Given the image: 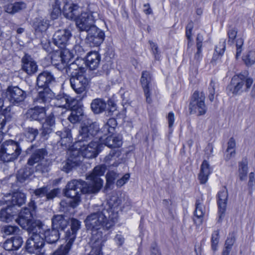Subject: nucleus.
<instances>
[{
  "instance_id": "nucleus-1",
  "label": "nucleus",
  "mask_w": 255,
  "mask_h": 255,
  "mask_svg": "<svg viewBox=\"0 0 255 255\" xmlns=\"http://www.w3.org/2000/svg\"><path fill=\"white\" fill-rule=\"evenodd\" d=\"M117 215L112 212L109 207L107 209L100 207L98 210L88 215L85 220L86 228L92 232L91 246L94 243L93 238L101 240V248L104 246L106 239L103 237L101 229L108 230L112 228L117 221Z\"/></svg>"
},
{
  "instance_id": "nucleus-2",
  "label": "nucleus",
  "mask_w": 255,
  "mask_h": 255,
  "mask_svg": "<svg viewBox=\"0 0 255 255\" xmlns=\"http://www.w3.org/2000/svg\"><path fill=\"white\" fill-rule=\"evenodd\" d=\"M40 233L38 232L31 235L27 240L26 249L30 253L40 252L44 245V240L48 244H54L58 241L60 238L58 230L54 229L44 230L40 224Z\"/></svg>"
},
{
  "instance_id": "nucleus-3",
  "label": "nucleus",
  "mask_w": 255,
  "mask_h": 255,
  "mask_svg": "<svg viewBox=\"0 0 255 255\" xmlns=\"http://www.w3.org/2000/svg\"><path fill=\"white\" fill-rule=\"evenodd\" d=\"M91 190L88 187V183L81 179L73 180L69 182L65 192V196L68 198L61 201V206L73 208L76 207L80 201L81 194H94L92 193Z\"/></svg>"
},
{
  "instance_id": "nucleus-4",
  "label": "nucleus",
  "mask_w": 255,
  "mask_h": 255,
  "mask_svg": "<svg viewBox=\"0 0 255 255\" xmlns=\"http://www.w3.org/2000/svg\"><path fill=\"white\" fill-rule=\"evenodd\" d=\"M28 207H25L21 210L19 214L18 218L15 220L17 224L23 229L27 230L31 235L38 232L40 233V224L34 222L33 221V213L36 207L34 201L31 200L28 205Z\"/></svg>"
},
{
  "instance_id": "nucleus-5",
  "label": "nucleus",
  "mask_w": 255,
  "mask_h": 255,
  "mask_svg": "<svg viewBox=\"0 0 255 255\" xmlns=\"http://www.w3.org/2000/svg\"><path fill=\"white\" fill-rule=\"evenodd\" d=\"M31 151V155L27 161V165L33 166L36 163H38L36 166V170L39 171L42 173L47 172L49 170V162H46L43 163V160L45 156L47 155L46 150L44 148H39L38 145L32 144L28 148Z\"/></svg>"
},
{
  "instance_id": "nucleus-6",
  "label": "nucleus",
  "mask_w": 255,
  "mask_h": 255,
  "mask_svg": "<svg viewBox=\"0 0 255 255\" xmlns=\"http://www.w3.org/2000/svg\"><path fill=\"white\" fill-rule=\"evenodd\" d=\"M70 82L73 90L79 95V100H82L87 97L89 80L84 73L81 72L73 73Z\"/></svg>"
},
{
  "instance_id": "nucleus-7",
  "label": "nucleus",
  "mask_w": 255,
  "mask_h": 255,
  "mask_svg": "<svg viewBox=\"0 0 255 255\" xmlns=\"http://www.w3.org/2000/svg\"><path fill=\"white\" fill-rule=\"evenodd\" d=\"M21 152L18 143L12 140L3 142L0 148V160L3 162L13 161L17 158Z\"/></svg>"
},
{
  "instance_id": "nucleus-8",
  "label": "nucleus",
  "mask_w": 255,
  "mask_h": 255,
  "mask_svg": "<svg viewBox=\"0 0 255 255\" xmlns=\"http://www.w3.org/2000/svg\"><path fill=\"white\" fill-rule=\"evenodd\" d=\"M253 83V79L247 78L244 74H239L232 78L227 89L233 95H237L244 91H248Z\"/></svg>"
},
{
  "instance_id": "nucleus-9",
  "label": "nucleus",
  "mask_w": 255,
  "mask_h": 255,
  "mask_svg": "<svg viewBox=\"0 0 255 255\" xmlns=\"http://www.w3.org/2000/svg\"><path fill=\"white\" fill-rule=\"evenodd\" d=\"M106 169L105 165L97 166L94 168L92 172L87 176L86 179L90 181L88 186L92 189V193L97 194L101 190L103 185V180L100 176L104 175Z\"/></svg>"
},
{
  "instance_id": "nucleus-10",
  "label": "nucleus",
  "mask_w": 255,
  "mask_h": 255,
  "mask_svg": "<svg viewBox=\"0 0 255 255\" xmlns=\"http://www.w3.org/2000/svg\"><path fill=\"white\" fill-rule=\"evenodd\" d=\"M205 96L203 92L195 91L189 104L190 114H197L198 116L205 115L207 110L205 104Z\"/></svg>"
},
{
  "instance_id": "nucleus-11",
  "label": "nucleus",
  "mask_w": 255,
  "mask_h": 255,
  "mask_svg": "<svg viewBox=\"0 0 255 255\" xmlns=\"http://www.w3.org/2000/svg\"><path fill=\"white\" fill-rule=\"evenodd\" d=\"M72 58V53L68 49L57 50L51 54V63L58 70L62 71L66 68Z\"/></svg>"
},
{
  "instance_id": "nucleus-12",
  "label": "nucleus",
  "mask_w": 255,
  "mask_h": 255,
  "mask_svg": "<svg viewBox=\"0 0 255 255\" xmlns=\"http://www.w3.org/2000/svg\"><path fill=\"white\" fill-rule=\"evenodd\" d=\"M99 129V127L96 123L84 124L79 131L77 140L75 144L76 147L78 148V144L92 139L97 134Z\"/></svg>"
},
{
  "instance_id": "nucleus-13",
  "label": "nucleus",
  "mask_w": 255,
  "mask_h": 255,
  "mask_svg": "<svg viewBox=\"0 0 255 255\" xmlns=\"http://www.w3.org/2000/svg\"><path fill=\"white\" fill-rule=\"evenodd\" d=\"M97 13L93 11L82 12L76 19V24L80 31L90 30L94 24Z\"/></svg>"
},
{
  "instance_id": "nucleus-14",
  "label": "nucleus",
  "mask_w": 255,
  "mask_h": 255,
  "mask_svg": "<svg viewBox=\"0 0 255 255\" xmlns=\"http://www.w3.org/2000/svg\"><path fill=\"white\" fill-rule=\"evenodd\" d=\"M78 150L75 151L79 152L80 154L85 158H92L96 157L100 151L101 145L98 142L91 141L88 144L81 142L77 144Z\"/></svg>"
},
{
  "instance_id": "nucleus-15",
  "label": "nucleus",
  "mask_w": 255,
  "mask_h": 255,
  "mask_svg": "<svg viewBox=\"0 0 255 255\" xmlns=\"http://www.w3.org/2000/svg\"><path fill=\"white\" fill-rule=\"evenodd\" d=\"M26 95V92L18 86H9L6 91V98L13 105L18 106L22 103Z\"/></svg>"
},
{
  "instance_id": "nucleus-16",
  "label": "nucleus",
  "mask_w": 255,
  "mask_h": 255,
  "mask_svg": "<svg viewBox=\"0 0 255 255\" xmlns=\"http://www.w3.org/2000/svg\"><path fill=\"white\" fill-rule=\"evenodd\" d=\"M86 42L91 47H98L104 41L105 37L104 32L97 27H92L87 32Z\"/></svg>"
},
{
  "instance_id": "nucleus-17",
  "label": "nucleus",
  "mask_w": 255,
  "mask_h": 255,
  "mask_svg": "<svg viewBox=\"0 0 255 255\" xmlns=\"http://www.w3.org/2000/svg\"><path fill=\"white\" fill-rule=\"evenodd\" d=\"M53 100L55 106L66 109L73 108L78 103V100L63 93L58 94Z\"/></svg>"
},
{
  "instance_id": "nucleus-18",
  "label": "nucleus",
  "mask_w": 255,
  "mask_h": 255,
  "mask_svg": "<svg viewBox=\"0 0 255 255\" xmlns=\"http://www.w3.org/2000/svg\"><path fill=\"white\" fill-rule=\"evenodd\" d=\"M71 36V33L69 30L66 29L58 30L53 36V43L61 49H64Z\"/></svg>"
},
{
  "instance_id": "nucleus-19",
  "label": "nucleus",
  "mask_w": 255,
  "mask_h": 255,
  "mask_svg": "<svg viewBox=\"0 0 255 255\" xmlns=\"http://www.w3.org/2000/svg\"><path fill=\"white\" fill-rule=\"evenodd\" d=\"M54 93L48 87L42 88L39 91L36 97L33 98V103L35 105H40L45 107L54 97Z\"/></svg>"
},
{
  "instance_id": "nucleus-20",
  "label": "nucleus",
  "mask_w": 255,
  "mask_h": 255,
  "mask_svg": "<svg viewBox=\"0 0 255 255\" xmlns=\"http://www.w3.org/2000/svg\"><path fill=\"white\" fill-rule=\"evenodd\" d=\"M21 69L28 75L31 76L38 70V65L33 58L28 54L25 53L21 60Z\"/></svg>"
},
{
  "instance_id": "nucleus-21",
  "label": "nucleus",
  "mask_w": 255,
  "mask_h": 255,
  "mask_svg": "<svg viewBox=\"0 0 255 255\" xmlns=\"http://www.w3.org/2000/svg\"><path fill=\"white\" fill-rule=\"evenodd\" d=\"M70 228L65 232L63 239L65 241L73 244L76 239L77 232L81 228V222L76 219L71 218L70 220Z\"/></svg>"
},
{
  "instance_id": "nucleus-22",
  "label": "nucleus",
  "mask_w": 255,
  "mask_h": 255,
  "mask_svg": "<svg viewBox=\"0 0 255 255\" xmlns=\"http://www.w3.org/2000/svg\"><path fill=\"white\" fill-rule=\"evenodd\" d=\"M46 109L45 107L35 105L33 108L29 109L26 113V118L31 121L41 122L45 118Z\"/></svg>"
},
{
  "instance_id": "nucleus-23",
  "label": "nucleus",
  "mask_w": 255,
  "mask_h": 255,
  "mask_svg": "<svg viewBox=\"0 0 255 255\" xmlns=\"http://www.w3.org/2000/svg\"><path fill=\"white\" fill-rule=\"evenodd\" d=\"M81 162V156L79 155V152L72 151L70 152V156L67 160L63 163L62 170L69 173L73 168L79 165Z\"/></svg>"
},
{
  "instance_id": "nucleus-24",
  "label": "nucleus",
  "mask_w": 255,
  "mask_h": 255,
  "mask_svg": "<svg viewBox=\"0 0 255 255\" xmlns=\"http://www.w3.org/2000/svg\"><path fill=\"white\" fill-rule=\"evenodd\" d=\"M151 80L152 76L149 72L144 71L142 72L140 83L144 91L146 102L148 104L152 102L150 92Z\"/></svg>"
},
{
  "instance_id": "nucleus-25",
  "label": "nucleus",
  "mask_w": 255,
  "mask_h": 255,
  "mask_svg": "<svg viewBox=\"0 0 255 255\" xmlns=\"http://www.w3.org/2000/svg\"><path fill=\"white\" fill-rule=\"evenodd\" d=\"M55 82V78L50 72L45 71L40 73L36 79V85L39 88H49Z\"/></svg>"
},
{
  "instance_id": "nucleus-26",
  "label": "nucleus",
  "mask_w": 255,
  "mask_h": 255,
  "mask_svg": "<svg viewBox=\"0 0 255 255\" xmlns=\"http://www.w3.org/2000/svg\"><path fill=\"white\" fill-rule=\"evenodd\" d=\"M45 122L42 125V136H45L50 133L55 127V117L53 113L45 116Z\"/></svg>"
},
{
  "instance_id": "nucleus-27",
  "label": "nucleus",
  "mask_w": 255,
  "mask_h": 255,
  "mask_svg": "<svg viewBox=\"0 0 255 255\" xmlns=\"http://www.w3.org/2000/svg\"><path fill=\"white\" fill-rule=\"evenodd\" d=\"M228 196V191L225 188L220 191L218 194L219 219H221L226 211Z\"/></svg>"
},
{
  "instance_id": "nucleus-28",
  "label": "nucleus",
  "mask_w": 255,
  "mask_h": 255,
  "mask_svg": "<svg viewBox=\"0 0 255 255\" xmlns=\"http://www.w3.org/2000/svg\"><path fill=\"white\" fill-rule=\"evenodd\" d=\"M205 213V209L202 204V199H197L195 204L194 218V222L197 225H200L202 223Z\"/></svg>"
},
{
  "instance_id": "nucleus-29",
  "label": "nucleus",
  "mask_w": 255,
  "mask_h": 255,
  "mask_svg": "<svg viewBox=\"0 0 255 255\" xmlns=\"http://www.w3.org/2000/svg\"><path fill=\"white\" fill-rule=\"evenodd\" d=\"M101 61V57L97 51L88 53L86 61V64L90 70H94L97 69Z\"/></svg>"
},
{
  "instance_id": "nucleus-30",
  "label": "nucleus",
  "mask_w": 255,
  "mask_h": 255,
  "mask_svg": "<svg viewBox=\"0 0 255 255\" xmlns=\"http://www.w3.org/2000/svg\"><path fill=\"white\" fill-rule=\"evenodd\" d=\"M68 221L65 217L62 215H54L52 218V229L62 231L67 226Z\"/></svg>"
},
{
  "instance_id": "nucleus-31",
  "label": "nucleus",
  "mask_w": 255,
  "mask_h": 255,
  "mask_svg": "<svg viewBox=\"0 0 255 255\" xmlns=\"http://www.w3.org/2000/svg\"><path fill=\"white\" fill-rule=\"evenodd\" d=\"M71 113L68 117L69 121L72 124H75L79 122L83 119L84 112L81 107L78 105L75 106L73 108H69Z\"/></svg>"
},
{
  "instance_id": "nucleus-32",
  "label": "nucleus",
  "mask_w": 255,
  "mask_h": 255,
  "mask_svg": "<svg viewBox=\"0 0 255 255\" xmlns=\"http://www.w3.org/2000/svg\"><path fill=\"white\" fill-rule=\"evenodd\" d=\"M3 201H0V206L3 204ZM13 207L8 205L6 208L1 209L0 212V221L8 222L12 220L16 212L12 211Z\"/></svg>"
},
{
  "instance_id": "nucleus-33",
  "label": "nucleus",
  "mask_w": 255,
  "mask_h": 255,
  "mask_svg": "<svg viewBox=\"0 0 255 255\" xmlns=\"http://www.w3.org/2000/svg\"><path fill=\"white\" fill-rule=\"evenodd\" d=\"M79 9V6L76 4L66 5L63 9V14L68 19H76L80 12Z\"/></svg>"
},
{
  "instance_id": "nucleus-34",
  "label": "nucleus",
  "mask_w": 255,
  "mask_h": 255,
  "mask_svg": "<svg viewBox=\"0 0 255 255\" xmlns=\"http://www.w3.org/2000/svg\"><path fill=\"white\" fill-rule=\"evenodd\" d=\"M211 171L210 165L206 160H204L201 165L200 172L198 175V179L201 184L205 183Z\"/></svg>"
},
{
  "instance_id": "nucleus-35",
  "label": "nucleus",
  "mask_w": 255,
  "mask_h": 255,
  "mask_svg": "<svg viewBox=\"0 0 255 255\" xmlns=\"http://www.w3.org/2000/svg\"><path fill=\"white\" fill-rule=\"evenodd\" d=\"M56 134L59 137L60 142L62 145L67 146L72 141V137L71 130L67 128H64L63 131H58Z\"/></svg>"
},
{
  "instance_id": "nucleus-36",
  "label": "nucleus",
  "mask_w": 255,
  "mask_h": 255,
  "mask_svg": "<svg viewBox=\"0 0 255 255\" xmlns=\"http://www.w3.org/2000/svg\"><path fill=\"white\" fill-rule=\"evenodd\" d=\"M104 144L111 148L120 147L122 144V137L120 135H110L104 140Z\"/></svg>"
},
{
  "instance_id": "nucleus-37",
  "label": "nucleus",
  "mask_w": 255,
  "mask_h": 255,
  "mask_svg": "<svg viewBox=\"0 0 255 255\" xmlns=\"http://www.w3.org/2000/svg\"><path fill=\"white\" fill-rule=\"evenodd\" d=\"M26 202V195L19 191L14 192L11 197V200L10 201L12 207L14 206H18L20 207L25 203Z\"/></svg>"
},
{
  "instance_id": "nucleus-38",
  "label": "nucleus",
  "mask_w": 255,
  "mask_h": 255,
  "mask_svg": "<svg viewBox=\"0 0 255 255\" xmlns=\"http://www.w3.org/2000/svg\"><path fill=\"white\" fill-rule=\"evenodd\" d=\"M48 21L44 19L36 18L33 22V28L36 33H41L46 31L49 27Z\"/></svg>"
},
{
  "instance_id": "nucleus-39",
  "label": "nucleus",
  "mask_w": 255,
  "mask_h": 255,
  "mask_svg": "<svg viewBox=\"0 0 255 255\" xmlns=\"http://www.w3.org/2000/svg\"><path fill=\"white\" fill-rule=\"evenodd\" d=\"M106 103L101 99H95L91 104L92 111L95 114H99L103 112L106 108Z\"/></svg>"
},
{
  "instance_id": "nucleus-40",
  "label": "nucleus",
  "mask_w": 255,
  "mask_h": 255,
  "mask_svg": "<svg viewBox=\"0 0 255 255\" xmlns=\"http://www.w3.org/2000/svg\"><path fill=\"white\" fill-rule=\"evenodd\" d=\"M119 155V153L117 150H112L110 151L109 154L105 157L104 161L109 167H117L120 163V162L117 161H115L113 163L111 162L113 160H116V159L118 158Z\"/></svg>"
},
{
  "instance_id": "nucleus-41",
  "label": "nucleus",
  "mask_w": 255,
  "mask_h": 255,
  "mask_svg": "<svg viewBox=\"0 0 255 255\" xmlns=\"http://www.w3.org/2000/svg\"><path fill=\"white\" fill-rule=\"evenodd\" d=\"M73 244L70 242L65 241V244L61 245L52 255H69Z\"/></svg>"
},
{
  "instance_id": "nucleus-42",
  "label": "nucleus",
  "mask_w": 255,
  "mask_h": 255,
  "mask_svg": "<svg viewBox=\"0 0 255 255\" xmlns=\"http://www.w3.org/2000/svg\"><path fill=\"white\" fill-rule=\"evenodd\" d=\"M78 60H76L70 64L68 63L66 68L65 69L67 73H70L71 74V76H72V74L74 73H79L81 72L82 73H84L85 71V68L82 66H80L78 64Z\"/></svg>"
},
{
  "instance_id": "nucleus-43",
  "label": "nucleus",
  "mask_w": 255,
  "mask_h": 255,
  "mask_svg": "<svg viewBox=\"0 0 255 255\" xmlns=\"http://www.w3.org/2000/svg\"><path fill=\"white\" fill-rule=\"evenodd\" d=\"M236 141L233 137H231L228 142V147L226 150L227 153L226 155L225 160H229L235 155Z\"/></svg>"
},
{
  "instance_id": "nucleus-44",
  "label": "nucleus",
  "mask_w": 255,
  "mask_h": 255,
  "mask_svg": "<svg viewBox=\"0 0 255 255\" xmlns=\"http://www.w3.org/2000/svg\"><path fill=\"white\" fill-rule=\"evenodd\" d=\"M248 161L246 159H244L239 163V177L242 181L246 179L248 173Z\"/></svg>"
},
{
  "instance_id": "nucleus-45",
  "label": "nucleus",
  "mask_w": 255,
  "mask_h": 255,
  "mask_svg": "<svg viewBox=\"0 0 255 255\" xmlns=\"http://www.w3.org/2000/svg\"><path fill=\"white\" fill-rule=\"evenodd\" d=\"M32 174V171L30 168H25L18 170L17 174V180L22 183Z\"/></svg>"
},
{
  "instance_id": "nucleus-46",
  "label": "nucleus",
  "mask_w": 255,
  "mask_h": 255,
  "mask_svg": "<svg viewBox=\"0 0 255 255\" xmlns=\"http://www.w3.org/2000/svg\"><path fill=\"white\" fill-rule=\"evenodd\" d=\"M95 238L96 237H94L93 238L94 243L93 246H91L92 250L89 255H102V253L101 252V243L102 242V241L96 240H98V238Z\"/></svg>"
},
{
  "instance_id": "nucleus-47",
  "label": "nucleus",
  "mask_w": 255,
  "mask_h": 255,
  "mask_svg": "<svg viewBox=\"0 0 255 255\" xmlns=\"http://www.w3.org/2000/svg\"><path fill=\"white\" fill-rule=\"evenodd\" d=\"M6 11L10 13H14L19 10L24 9L26 7V4L24 2H15L13 4L8 6Z\"/></svg>"
},
{
  "instance_id": "nucleus-48",
  "label": "nucleus",
  "mask_w": 255,
  "mask_h": 255,
  "mask_svg": "<svg viewBox=\"0 0 255 255\" xmlns=\"http://www.w3.org/2000/svg\"><path fill=\"white\" fill-rule=\"evenodd\" d=\"M117 126V121L114 118L109 119L103 127V130H107L109 133H113Z\"/></svg>"
},
{
  "instance_id": "nucleus-49",
  "label": "nucleus",
  "mask_w": 255,
  "mask_h": 255,
  "mask_svg": "<svg viewBox=\"0 0 255 255\" xmlns=\"http://www.w3.org/2000/svg\"><path fill=\"white\" fill-rule=\"evenodd\" d=\"M60 1L59 0H54V3L52 5V10L51 16L52 19H56L61 14Z\"/></svg>"
},
{
  "instance_id": "nucleus-50",
  "label": "nucleus",
  "mask_w": 255,
  "mask_h": 255,
  "mask_svg": "<svg viewBox=\"0 0 255 255\" xmlns=\"http://www.w3.org/2000/svg\"><path fill=\"white\" fill-rule=\"evenodd\" d=\"M38 134L37 129L29 127L26 129L25 136L28 141L32 142L35 140Z\"/></svg>"
},
{
  "instance_id": "nucleus-51",
  "label": "nucleus",
  "mask_w": 255,
  "mask_h": 255,
  "mask_svg": "<svg viewBox=\"0 0 255 255\" xmlns=\"http://www.w3.org/2000/svg\"><path fill=\"white\" fill-rule=\"evenodd\" d=\"M243 60L247 66H251L255 62V51H249L243 57Z\"/></svg>"
},
{
  "instance_id": "nucleus-52",
  "label": "nucleus",
  "mask_w": 255,
  "mask_h": 255,
  "mask_svg": "<svg viewBox=\"0 0 255 255\" xmlns=\"http://www.w3.org/2000/svg\"><path fill=\"white\" fill-rule=\"evenodd\" d=\"M19 229L15 226L7 225L3 226L2 228V232L6 235H9L17 232Z\"/></svg>"
},
{
  "instance_id": "nucleus-53",
  "label": "nucleus",
  "mask_w": 255,
  "mask_h": 255,
  "mask_svg": "<svg viewBox=\"0 0 255 255\" xmlns=\"http://www.w3.org/2000/svg\"><path fill=\"white\" fill-rule=\"evenodd\" d=\"M118 177V174L113 171L108 172L106 174L107 186L112 184L114 180Z\"/></svg>"
},
{
  "instance_id": "nucleus-54",
  "label": "nucleus",
  "mask_w": 255,
  "mask_h": 255,
  "mask_svg": "<svg viewBox=\"0 0 255 255\" xmlns=\"http://www.w3.org/2000/svg\"><path fill=\"white\" fill-rule=\"evenodd\" d=\"M48 190L49 188L48 186H43L34 190L33 194L35 196L38 198H41L46 196Z\"/></svg>"
},
{
  "instance_id": "nucleus-55",
  "label": "nucleus",
  "mask_w": 255,
  "mask_h": 255,
  "mask_svg": "<svg viewBox=\"0 0 255 255\" xmlns=\"http://www.w3.org/2000/svg\"><path fill=\"white\" fill-rule=\"evenodd\" d=\"M219 239V231H215L213 232L212 235L211 242L212 248L214 251H216L217 249V245Z\"/></svg>"
},
{
  "instance_id": "nucleus-56",
  "label": "nucleus",
  "mask_w": 255,
  "mask_h": 255,
  "mask_svg": "<svg viewBox=\"0 0 255 255\" xmlns=\"http://www.w3.org/2000/svg\"><path fill=\"white\" fill-rule=\"evenodd\" d=\"M10 239L12 241V244H13L14 250H18L21 246L23 243L22 238L20 236H14Z\"/></svg>"
},
{
  "instance_id": "nucleus-57",
  "label": "nucleus",
  "mask_w": 255,
  "mask_h": 255,
  "mask_svg": "<svg viewBox=\"0 0 255 255\" xmlns=\"http://www.w3.org/2000/svg\"><path fill=\"white\" fill-rule=\"evenodd\" d=\"M60 193V190L58 188L53 189L50 191L48 190L46 195V199L47 200H52L57 197Z\"/></svg>"
},
{
  "instance_id": "nucleus-58",
  "label": "nucleus",
  "mask_w": 255,
  "mask_h": 255,
  "mask_svg": "<svg viewBox=\"0 0 255 255\" xmlns=\"http://www.w3.org/2000/svg\"><path fill=\"white\" fill-rule=\"evenodd\" d=\"M215 83L213 81V80H211L210 84L209 85L208 90L209 94L208 96V98L210 101L212 102L214 100V95H215Z\"/></svg>"
},
{
  "instance_id": "nucleus-59",
  "label": "nucleus",
  "mask_w": 255,
  "mask_h": 255,
  "mask_svg": "<svg viewBox=\"0 0 255 255\" xmlns=\"http://www.w3.org/2000/svg\"><path fill=\"white\" fill-rule=\"evenodd\" d=\"M244 44V40L240 38H238L236 42V47H237V51L236 54V58L238 59L239 57L240 56L241 54L243 51V45Z\"/></svg>"
},
{
  "instance_id": "nucleus-60",
  "label": "nucleus",
  "mask_w": 255,
  "mask_h": 255,
  "mask_svg": "<svg viewBox=\"0 0 255 255\" xmlns=\"http://www.w3.org/2000/svg\"><path fill=\"white\" fill-rule=\"evenodd\" d=\"M202 48L197 49L196 53L195 54L194 58L191 60V63L195 66H197L202 58Z\"/></svg>"
},
{
  "instance_id": "nucleus-61",
  "label": "nucleus",
  "mask_w": 255,
  "mask_h": 255,
  "mask_svg": "<svg viewBox=\"0 0 255 255\" xmlns=\"http://www.w3.org/2000/svg\"><path fill=\"white\" fill-rule=\"evenodd\" d=\"M193 28V23L190 21L188 23L186 27V36L187 37L189 42L188 43V46H190V41L191 40V32Z\"/></svg>"
},
{
  "instance_id": "nucleus-62",
  "label": "nucleus",
  "mask_w": 255,
  "mask_h": 255,
  "mask_svg": "<svg viewBox=\"0 0 255 255\" xmlns=\"http://www.w3.org/2000/svg\"><path fill=\"white\" fill-rule=\"evenodd\" d=\"M129 174H125L121 179L117 180L116 185L118 187H121L126 184L129 178Z\"/></svg>"
},
{
  "instance_id": "nucleus-63",
  "label": "nucleus",
  "mask_w": 255,
  "mask_h": 255,
  "mask_svg": "<svg viewBox=\"0 0 255 255\" xmlns=\"http://www.w3.org/2000/svg\"><path fill=\"white\" fill-rule=\"evenodd\" d=\"M226 48V42L225 40H223L222 42L221 41L219 44L216 47L215 50L219 53V54L222 55Z\"/></svg>"
},
{
  "instance_id": "nucleus-64",
  "label": "nucleus",
  "mask_w": 255,
  "mask_h": 255,
  "mask_svg": "<svg viewBox=\"0 0 255 255\" xmlns=\"http://www.w3.org/2000/svg\"><path fill=\"white\" fill-rule=\"evenodd\" d=\"M149 43L153 54L154 55L155 58L156 59H159V54L158 53V48L157 45L152 41H149Z\"/></svg>"
}]
</instances>
